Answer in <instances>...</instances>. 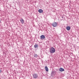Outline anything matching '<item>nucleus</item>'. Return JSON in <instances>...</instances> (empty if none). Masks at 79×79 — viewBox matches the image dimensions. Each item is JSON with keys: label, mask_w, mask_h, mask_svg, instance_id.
Listing matches in <instances>:
<instances>
[{"label": "nucleus", "mask_w": 79, "mask_h": 79, "mask_svg": "<svg viewBox=\"0 0 79 79\" xmlns=\"http://www.w3.org/2000/svg\"><path fill=\"white\" fill-rule=\"evenodd\" d=\"M49 50L51 53H55V49L53 47H52L50 48Z\"/></svg>", "instance_id": "nucleus-1"}, {"label": "nucleus", "mask_w": 79, "mask_h": 79, "mask_svg": "<svg viewBox=\"0 0 79 79\" xmlns=\"http://www.w3.org/2000/svg\"><path fill=\"white\" fill-rule=\"evenodd\" d=\"M52 26L54 27H56L57 26V23L55 22L52 24Z\"/></svg>", "instance_id": "nucleus-2"}, {"label": "nucleus", "mask_w": 79, "mask_h": 79, "mask_svg": "<svg viewBox=\"0 0 79 79\" xmlns=\"http://www.w3.org/2000/svg\"><path fill=\"white\" fill-rule=\"evenodd\" d=\"M33 77L34 78H35V79H36V78H37L38 77V75L37 74H34L33 75Z\"/></svg>", "instance_id": "nucleus-3"}, {"label": "nucleus", "mask_w": 79, "mask_h": 79, "mask_svg": "<svg viewBox=\"0 0 79 79\" xmlns=\"http://www.w3.org/2000/svg\"><path fill=\"white\" fill-rule=\"evenodd\" d=\"M45 38V37L44 35H42L40 36V39H44Z\"/></svg>", "instance_id": "nucleus-4"}, {"label": "nucleus", "mask_w": 79, "mask_h": 79, "mask_svg": "<svg viewBox=\"0 0 79 79\" xmlns=\"http://www.w3.org/2000/svg\"><path fill=\"white\" fill-rule=\"evenodd\" d=\"M45 69L46 70V71H47V72H48V68L47 66H45Z\"/></svg>", "instance_id": "nucleus-5"}, {"label": "nucleus", "mask_w": 79, "mask_h": 79, "mask_svg": "<svg viewBox=\"0 0 79 79\" xmlns=\"http://www.w3.org/2000/svg\"><path fill=\"white\" fill-rule=\"evenodd\" d=\"M66 29L67 31H69L71 29V27L69 26H67L66 27Z\"/></svg>", "instance_id": "nucleus-6"}, {"label": "nucleus", "mask_w": 79, "mask_h": 79, "mask_svg": "<svg viewBox=\"0 0 79 79\" xmlns=\"http://www.w3.org/2000/svg\"><path fill=\"white\" fill-rule=\"evenodd\" d=\"M59 71H60V72H62V71H64V69L63 68H60Z\"/></svg>", "instance_id": "nucleus-7"}, {"label": "nucleus", "mask_w": 79, "mask_h": 79, "mask_svg": "<svg viewBox=\"0 0 79 79\" xmlns=\"http://www.w3.org/2000/svg\"><path fill=\"white\" fill-rule=\"evenodd\" d=\"M38 11L40 13H43V10L40 9Z\"/></svg>", "instance_id": "nucleus-8"}, {"label": "nucleus", "mask_w": 79, "mask_h": 79, "mask_svg": "<svg viewBox=\"0 0 79 79\" xmlns=\"http://www.w3.org/2000/svg\"><path fill=\"white\" fill-rule=\"evenodd\" d=\"M21 23H22V24H23V23H24V20H23V19H21L20 20Z\"/></svg>", "instance_id": "nucleus-9"}, {"label": "nucleus", "mask_w": 79, "mask_h": 79, "mask_svg": "<svg viewBox=\"0 0 79 79\" xmlns=\"http://www.w3.org/2000/svg\"><path fill=\"white\" fill-rule=\"evenodd\" d=\"M34 47L35 48H36L37 47H38V45L37 44H35L34 46Z\"/></svg>", "instance_id": "nucleus-10"}, {"label": "nucleus", "mask_w": 79, "mask_h": 79, "mask_svg": "<svg viewBox=\"0 0 79 79\" xmlns=\"http://www.w3.org/2000/svg\"><path fill=\"white\" fill-rule=\"evenodd\" d=\"M34 57H37V54H35Z\"/></svg>", "instance_id": "nucleus-11"}, {"label": "nucleus", "mask_w": 79, "mask_h": 79, "mask_svg": "<svg viewBox=\"0 0 79 79\" xmlns=\"http://www.w3.org/2000/svg\"><path fill=\"white\" fill-rule=\"evenodd\" d=\"M0 73H2V70H1V69H0Z\"/></svg>", "instance_id": "nucleus-12"}, {"label": "nucleus", "mask_w": 79, "mask_h": 79, "mask_svg": "<svg viewBox=\"0 0 79 79\" xmlns=\"http://www.w3.org/2000/svg\"><path fill=\"white\" fill-rule=\"evenodd\" d=\"M1 23V21H0V23Z\"/></svg>", "instance_id": "nucleus-13"}]
</instances>
